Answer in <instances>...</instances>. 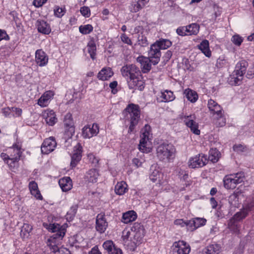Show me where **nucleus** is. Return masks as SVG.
Masks as SVG:
<instances>
[{"instance_id":"obj_61","label":"nucleus","mask_w":254,"mask_h":254,"mask_svg":"<svg viewBox=\"0 0 254 254\" xmlns=\"http://www.w3.org/2000/svg\"><path fill=\"white\" fill-rule=\"evenodd\" d=\"M89 254H101V253L99 250L98 246H95L89 252Z\"/></svg>"},{"instance_id":"obj_52","label":"nucleus","mask_w":254,"mask_h":254,"mask_svg":"<svg viewBox=\"0 0 254 254\" xmlns=\"http://www.w3.org/2000/svg\"><path fill=\"white\" fill-rule=\"evenodd\" d=\"M231 41L235 45L239 46L242 43L243 39L239 35H234L232 37Z\"/></svg>"},{"instance_id":"obj_44","label":"nucleus","mask_w":254,"mask_h":254,"mask_svg":"<svg viewBox=\"0 0 254 254\" xmlns=\"http://www.w3.org/2000/svg\"><path fill=\"white\" fill-rule=\"evenodd\" d=\"M78 208L77 205H72L69 211L67 212L66 215V219L68 221H70L72 220L73 218L74 217Z\"/></svg>"},{"instance_id":"obj_49","label":"nucleus","mask_w":254,"mask_h":254,"mask_svg":"<svg viewBox=\"0 0 254 254\" xmlns=\"http://www.w3.org/2000/svg\"><path fill=\"white\" fill-rule=\"evenodd\" d=\"M131 230L128 231H124L123 232V235L122 236L124 243L125 245L127 247V245H129L130 243V240H131Z\"/></svg>"},{"instance_id":"obj_54","label":"nucleus","mask_w":254,"mask_h":254,"mask_svg":"<svg viewBox=\"0 0 254 254\" xmlns=\"http://www.w3.org/2000/svg\"><path fill=\"white\" fill-rule=\"evenodd\" d=\"M161 174L159 173L158 171L155 170L150 175V179L153 182L157 181L158 180H159Z\"/></svg>"},{"instance_id":"obj_36","label":"nucleus","mask_w":254,"mask_h":254,"mask_svg":"<svg viewBox=\"0 0 254 254\" xmlns=\"http://www.w3.org/2000/svg\"><path fill=\"white\" fill-rule=\"evenodd\" d=\"M127 184L125 182L118 183L115 186V191L119 195L124 194L127 190Z\"/></svg>"},{"instance_id":"obj_25","label":"nucleus","mask_w":254,"mask_h":254,"mask_svg":"<svg viewBox=\"0 0 254 254\" xmlns=\"http://www.w3.org/2000/svg\"><path fill=\"white\" fill-rule=\"evenodd\" d=\"M45 121L49 126H54L57 122V118L53 110H47L43 114Z\"/></svg>"},{"instance_id":"obj_11","label":"nucleus","mask_w":254,"mask_h":254,"mask_svg":"<svg viewBox=\"0 0 254 254\" xmlns=\"http://www.w3.org/2000/svg\"><path fill=\"white\" fill-rule=\"evenodd\" d=\"M207 162V156L203 154H199L190 159L189 166L193 169L200 168L205 166Z\"/></svg>"},{"instance_id":"obj_29","label":"nucleus","mask_w":254,"mask_h":254,"mask_svg":"<svg viewBox=\"0 0 254 254\" xmlns=\"http://www.w3.org/2000/svg\"><path fill=\"white\" fill-rule=\"evenodd\" d=\"M49 243L50 244L48 245L53 253L57 254H70V251L67 249L63 247L59 248L57 246L56 243Z\"/></svg>"},{"instance_id":"obj_63","label":"nucleus","mask_w":254,"mask_h":254,"mask_svg":"<svg viewBox=\"0 0 254 254\" xmlns=\"http://www.w3.org/2000/svg\"><path fill=\"white\" fill-rule=\"evenodd\" d=\"M172 56V53L171 51H168L163 57L164 59V60L166 61H168L171 58Z\"/></svg>"},{"instance_id":"obj_32","label":"nucleus","mask_w":254,"mask_h":254,"mask_svg":"<svg viewBox=\"0 0 254 254\" xmlns=\"http://www.w3.org/2000/svg\"><path fill=\"white\" fill-rule=\"evenodd\" d=\"M29 188L31 193L36 198L39 199H42V196L38 190L37 184L35 182H30L29 184Z\"/></svg>"},{"instance_id":"obj_51","label":"nucleus","mask_w":254,"mask_h":254,"mask_svg":"<svg viewBox=\"0 0 254 254\" xmlns=\"http://www.w3.org/2000/svg\"><path fill=\"white\" fill-rule=\"evenodd\" d=\"M137 43L142 47H146L148 45L146 37L142 35L138 36Z\"/></svg>"},{"instance_id":"obj_48","label":"nucleus","mask_w":254,"mask_h":254,"mask_svg":"<svg viewBox=\"0 0 254 254\" xmlns=\"http://www.w3.org/2000/svg\"><path fill=\"white\" fill-rule=\"evenodd\" d=\"M247 214L248 213L246 211H240L238 212H237L232 218L234 219V220L235 221L239 222L245 218L247 216Z\"/></svg>"},{"instance_id":"obj_62","label":"nucleus","mask_w":254,"mask_h":254,"mask_svg":"<svg viewBox=\"0 0 254 254\" xmlns=\"http://www.w3.org/2000/svg\"><path fill=\"white\" fill-rule=\"evenodd\" d=\"M174 223L176 225H180L182 227L186 226V221H184L183 219L176 220Z\"/></svg>"},{"instance_id":"obj_41","label":"nucleus","mask_w":254,"mask_h":254,"mask_svg":"<svg viewBox=\"0 0 254 254\" xmlns=\"http://www.w3.org/2000/svg\"><path fill=\"white\" fill-rule=\"evenodd\" d=\"M184 94H185L186 97L188 100L190 101L191 102H195L197 100L198 95L196 92L193 91L191 90H186L184 92Z\"/></svg>"},{"instance_id":"obj_40","label":"nucleus","mask_w":254,"mask_h":254,"mask_svg":"<svg viewBox=\"0 0 254 254\" xmlns=\"http://www.w3.org/2000/svg\"><path fill=\"white\" fill-rule=\"evenodd\" d=\"M98 176L99 174L98 171L96 169H93L88 171L87 177L90 182L95 183L97 182Z\"/></svg>"},{"instance_id":"obj_38","label":"nucleus","mask_w":254,"mask_h":254,"mask_svg":"<svg viewBox=\"0 0 254 254\" xmlns=\"http://www.w3.org/2000/svg\"><path fill=\"white\" fill-rule=\"evenodd\" d=\"M187 34L189 35H196L199 29V26L196 23H192L186 26Z\"/></svg>"},{"instance_id":"obj_5","label":"nucleus","mask_w":254,"mask_h":254,"mask_svg":"<svg viewBox=\"0 0 254 254\" xmlns=\"http://www.w3.org/2000/svg\"><path fill=\"white\" fill-rule=\"evenodd\" d=\"M244 174L243 172L226 176L224 179V186L227 189H234L237 184L244 181Z\"/></svg>"},{"instance_id":"obj_45","label":"nucleus","mask_w":254,"mask_h":254,"mask_svg":"<svg viewBox=\"0 0 254 254\" xmlns=\"http://www.w3.org/2000/svg\"><path fill=\"white\" fill-rule=\"evenodd\" d=\"M129 9L131 12L135 13L139 11L140 10L142 9V8L138 3V1L135 0L134 1L131 2L129 7Z\"/></svg>"},{"instance_id":"obj_19","label":"nucleus","mask_w":254,"mask_h":254,"mask_svg":"<svg viewBox=\"0 0 254 254\" xmlns=\"http://www.w3.org/2000/svg\"><path fill=\"white\" fill-rule=\"evenodd\" d=\"M96 229L100 233H104L108 227V222L106 221L104 215L99 214L96 217Z\"/></svg>"},{"instance_id":"obj_13","label":"nucleus","mask_w":254,"mask_h":254,"mask_svg":"<svg viewBox=\"0 0 254 254\" xmlns=\"http://www.w3.org/2000/svg\"><path fill=\"white\" fill-rule=\"evenodd\" d=\"M136 77L127 79L128 87L130 89H137L139 90H142L144 88V82L142 80L141 73H139Z\"/></svg>"},{"instance_id":"obj_21","label":"nucleus","mask_w":254,"mask_h":254,"mask_svg":"<svg viewBox=\"0 0 254 254\" xmlns=\"http://www.w3.org/2000/svg\"><path fill=\"white\" fill-rule=\"evenodd\" d=\"M35 60L39 66H43L47 64L48 57L43 51L38 50L35 53Z\"/></svg>"},{"instance_id":"obj_27","label":"nucleus","mask_w":254,"mask_h":254,"mask_svg":"<svg viewBox=\"0 0 254 254\" xmlns=\"http://www.w3.org/2000/svg\"><path fill=\"white\" fill-rule=\"evenodd\" d=\"M113 72L110 67L103 68L98 74V78L105 81L109 79L113 75Z\"/></svg>"},{"instance_id":"obj_46","label":"nucleus","mask_w":254,"mask_h":254,"mask_svg":"<svg viewBox=\"0 0 254 254\" xmlns=\"http://www.w3.org/2000/svg\"><path fill=\"white\" fill-rule=\"evenodd\" d=\"M206 220L203 218L196 217L193 218V224H194V227H193V229L203 226L205 224Z\"/></svg>"},{"instance_id":"obj_15","label":"nucleus","mask_w":254,"mask_h":254,"mask_svg":"<svg viewBox=\"0 0 254 254\" xmlns=\"http://www.w3.org/2000/svg\"><path fill=\"white\" fill-rule=\"evenodd\" d=\"M13 151L16 155L11 156L9 160H7L6 164L12 168H14L17 162L20 160V158L22 152L20 150V147L17 144L13 145Z\"/></svg>"},{"instance_id":"obj_6","label":"nucleus","mask_w":254,"mask_h":254,"mask_svg":"<svg viewBox=\"0 0 254 254\" xmlns=\"http://www.w3.org/2000/svg\"><path fill=\"white\" fill-rule=\"evenodd\" d=\"M48 229L54 233L53 235L48 239V242L53 243H57L58 241L62 240L66 232L65 228L58 224H50Z\"/></svg>"},{"instance_id":"obj_39","label":"nucleus","mask_w":254,"mask_h":254,"mask_svg":"<svg viewBox=\"0 0 254 254\" xmlns=\"http://www.w3.org/2000/svg\"><path fill=\"white\" fill-rule=\"evenodd\" d=\"M161 97L163 98L162 101L164 102L172 101L175 98L173 92L169 90H166L161 92Z\"/></svg>"},{"instance_id":"obj_3","label":"nucleus","mask_w":254,"mask_h":254,"mask_svg":"<svg viewBox=\"0 0 254 254\" xmlns=\"http://www.w3.org/2000/svg\"><path fill=\"white\" fill-rule=\"evenodd\" d=\"M124 112L128 113V115L130 117V126L128 132H131L133 131L134 127L137 125L140 119V113L139 106L133 104H129L125 109Z\"/></svg>"},{"instance_id":"obj_18","label":"nucleus","mask_w":254,"mask_h":254,"mask_svg":"<svg viewBox=\"0 0 254 254\" xmlns=\"http://www.w3.org/2000/svg\"><path fill=\"white\" fill-rule=\"evenodd\" d=\"M82 147L78 144L74 147L73 153L71 156L70 166L72 168L75 167L81 159Z\"/></svg>"},{"instance_id":"obj_60","label":"nucleus","mask_w":254,"mask_h":254,"mask_svg":"<svg viewBox=\"0 0 254 254\" xmlns=\"http://www.w3.org/2000/svg\"><path fill=\"white\" fill-rule=\"evenodd\" d=\"M186 226L188 227V229L192 231L195 229H193L194 227V224H193V219L189 221H186Z\"/></svg>"},{"instance_id":"obj_58","label":"nucleus","mask_w":254,"mask_h":254,"mask_svg":"<svg viewBox=\"0 0 254 254\" xmlns=\"http://www.w3.org/2000/svg\"><path fill=\"white\" fill-rule=\"evenodd\" d=\"M121 38L124 43L129 45H131L132 44L131 40L125 34H123L121 36Z\"/></svg>"},{"instance_id":"obj_50","label":"nucleus","mask_w":254,"mask_h":254,"mask_svg":"<svg viewBox=\"0 0 254 254\" xmlns=\"http://www.w3.org/2000/svg\"><path fill=\"white\" fill-rule=\"evenodd\" d=\"M233 150L237 153H241L246 152L248 150V148L246 146L241 144H235L233 146Z\"/></svg>"},{"instance_id":"obj_31","label":"nucleus","mask_w":254,"mask_h":254,"mask_svg":"<svg viewBox=\"0 0 254 254\" xmlns=\"http://www.w3.org/2000/svg\"><path fill=\"white\" fill-rule=\"evenodd\" d=\"M137 218V215L134 211H129L123 214L122 222L127 224L134 221Z\"/></svg>"},{"instance_id":"obj_22","label":"nucleus","mask_w":254,"mask_h":254,"mask_svg":"<svg viewBox=\"0 0 254 254\" xmlns=\"http://www.w3.org/2000/svg\"><path fill=\"white\" fill-rule=\"evenodd\" d=\"M36 26L39 32L44 34L48 35L51 32V28L49 23L44 20H38Z\"/></svg>"},{"instance_id":"obj_59","label":"nucleus","mask_w":254,"mask_h":254,"mask_svg":"<svg viewBox=\"0 0 254 254\" xmlns=\"http://www.w3.org/2000/svg\"><path fill=\"white\" fill-rule=\"evenodd\" d=\"M9 37L7 34L6 31L4 30L0 29V41L2 40H9Z\"/></svg>"},{"instance_id":"obj_42","label":"nucleus","mask_w":254,"mask_h":254,"mask_svg":"<svg viewBox=\"0 0 254 254\" xmlns=\"http://www.w3.org/2000/svg\"><path fill=\"white\" fill-rule=\"evenodd\" d=\"M220 153L216 148L211 149L209 151V155L208 159L213 163L218 161L219 158Z\"/></svg>"},{"instance_id":"obj_35","label":"nucleus","mask_w":254,"mask_h":254,"mask_svg":"<svg viewBox=\"0 0 254 254\" xmlns=\"http://www.w3.org/2000/svg\"><path fill=\"white\" fill-rule=\"evenodd\" d=\"M87 48L91 58L92 60H94L96 58V46L95 42L93 39L89 41L87 44Z\"/></svg>"},{"instance_id":"obj_16","label":"nucleus","mask_w":254,"mask_h":254,"mask_svg":"<svg viewBox=\"0 0 254 254\" xmlns=\"http://www.w3.org/2000/svg\"><path fill=\"white\" fill-rule=\"evenodd\" d=\"M99 132L98 126L96 124H93L92 127L85 126L82 128V136L84 138H90L94 135H96Z\"/></svg>"},{"instance_id":"obj_10","label":"nucleus","mask_w":254,"mask_h":254,"mask_svg":"<svg viewBox=\"0 0 254 254\" xmlns=\"http://www.w3.org/2000/svg\"><path fill=\"white\" fill-rule=\"evenodd\" d=\"M121 72L122 75L127 80V79L136 77V75H137L139 73H140L139 68L133 64H127L123 66L121 69Z\"/></svg>"},{"instance_id":"obj_26","label":"nucleus","mask_w":254,"mask_h":254,"mask_svg":"<svg viewBox=\"0 0 254 254\" xmlns=\"http://www.w3.org/2000/svg\"><path fill=\"white\" fill-rule=\"evenodd\" d=\"M221 247L217 244L208 245L202 250V254H219L220 252Z\"/></svg>"},{"instance_id":"obj_43","label":"nucleus","mask_w":254,"mask_h":254,"mask_svg":"<svg viewBox=\"0 0 254 254\" xmlns=\"http://www.w3.org/2000/svg\"><path fill=\"white\" fill-rule=\"evenodd\" d=\"M238 222V221H235L234 219L231 218L228 223L229 229L235 233H237L239 231L240 226Z\"/></svg>"},{"instance_id":"obj_8","label":"nucleus","mask_w":254,"mask_h":254,"mask_svg":"<svg viewBox=\"0 0 254 254\" xmlns=\"http://www.w3.org/2000/svg\"><path fill=\"white\" fill-rule=\"evenodd\" d=\"M248 63L245 61H241L236 65L235 69L233 72V77L234 79L235 85H239L240 82L243 79L244 74L245 73L247 69Z\"/></svg>"},{"instance_id":"obj_56","label":"nucleus","mask_w":254,"mask_h":254,"mask_svg":"<svg viewBox=\"0 0 254 254\" xmlns=\"http://www.w3.org/2000/svg\"><path fill=\"white\" fill-rule=\"evenodd\" d=\"M54 13L56 16L61 17L64 15V11L62 8L58 7L57 9H54Z\"/></svg>"},{"instance_id":"obj_23","label":"nucleus","mask_w":254,"mask_h":254,"mask_svg":"<svg viewBox=\"0 0 254 254\" xmlns=\"http://www.w3.org/2000/svg\"><path fill=\"white\" fill-rule=\"evenodd\" d=\"M186 126L189 127L190 130L194 134L198 135L200 134V130L198 129V125L197 123L192 119L191 116H188L184 120Z\"/></svg>"},{"instance_id":"obj_24","label":"nucleus","mask_w":254,"mask_h":254,"mask_svg":"<svg viewBox=\"0 0 254 254\" xmlns=\"http://www.w3.org/2000/svg\"><path fill=\"white\" fill-rule=\"evenodd\" d=\"M54 96V93L52 91H48L39 99L38 104L41 107H46L48 105L51 98Z\"/></svg>"},{"instance_id":"obj_12","label":"nucleus","mask_w":254,"mask_h":254,"mask_svg":"<svg viewBox=\"0 0 254 254\" xmlns=\"http://www.w3.org/2000/svg\"><path fill=\"white\" fill-rule=\"evenodd\" d=\"M64 132L68 137H71L74 133V123L72 120V115L67 113L64 119Z\"/></svg>"},{"instance_id":"obj_28","label":"nucleus","mask_w":254,"mask_h":254,"mask_svg":"<svg viewBox=\"0 0 254 254\" xmlns=\"http://www.w3.org/2000/svg\"><path fill=\"white\" fill-rule=\"evenodd\" d=\"M59 183L64 191H67L72 188V181L69 177H64L60 179Z\"/></svg>"},{"instance_id":"obj_33","label":"nucleus","mask_w":254,"mask_h":254,"mask_svg":"<svg viewBox=\"0 0 254 254\" xmlns=\"http://www.w3.org/2000/svg\"><path fill=\"white\" fill-rule=\"evenodd\" d=\"M213 120L217 127H223L226 124V119L223 115L222 111L213 116Z\"/></svg>"},{"instance_id":"obj_34","label":"nucleus","mask_w":254,"mask_h":254,"mask_svg":"<svg viewBox=\"0 0 254 254\" xmlns=\"http://www.w3.org/2000/svg\"><path fill=\"white\" fill-rule=\"evenodd\" d=\"M199 49L207 57L211 56V52L209 50V42L207 40H205L202 41L201 43L198 46Z\"/></svg>"},{"instance_id":"obj_17","label":"nucleus","mask_w":254,"mask_h":254,"mask_svg":"<svg viewBox=\"0 0 254 254\" xmlns=\"http://www.w3.org/2000/svg\"><path fill=\"white\" fill-rule=\"evenodd\" d=\"M173 247L174 252H176L177 254H189L190 250V246L183 241L174 243Z\"/></svg>"},{"instance_id":"obj_4","label":"nucleus","mask_w":254,"mask_h":254,"mask_svg":"<svg viewBox=\"0 0 254 254\" xmlns=\"http://www.w3.org/2000/svg\"><path fill=\"white\" fill-rule=\"evenodd\" d=\"M172 45V42L167 39H162L153 44L150 48V55L153 56L156 55L157 58L154 61L155 63H158L161 57L160 49H166Z\"/></svg>"},{"instance_id":"obj_9","label":"nucleus","mask_w":254,"mask_h":254,"mask_svg":"<svg viewBox=\"0 0 254 254\" xmlns=\"http://www.w3.org/2000/svg\"><path fill=\"white\" fill-rule=\"evenodd\" d=\"M150 126L145 125L144 128V131L140 135V140L138 145V149L143 153H149L151 151V148L147 147V141L149 140V132L148 129Z\"/></svg>"},{"instance_id":"obj_53","label":"nucleus","mask_w":254,"mask_h":254,"mask_svg":"<svg viewBox=\"0 0 254 254\" xmlns=\"http://www.w3.org/2000/svg\"><path fill=\"white\" fill-rule=\"evenodd\" d=\"M80 11L81 14L85 17H89L90 16V10L87 6H84L81 7Z\"/></svg>"},{"instance_id":"obj_57","label":"nucleus","mask_w":254,"mask_h":254,"mask_svg":"<svg viewBox=\"0 0 254 254\" xmlns=\"http://www.w3.org/2000/svg\"><path fill=\"white\" fill-rule=\"evenodd\" d=\"M185 28H186V27L184 26V27H180L178 28H177V31H176L177 34L182 36H184L188 35L187 30H186V29H185Z\"/></svg>"},{"instance_id":"obj_30","label":"nucleus","mask_w":254,"mask_h":254,"mask_svg":"<svg viewBox=\"0 0 254 254\" xmlns=\"http://www.w3.org/2000/svg\"><path fill=\"white\" fill-rule=\"evenodd\" d=\"M208 107L213 116L222 111L221 107L215 101L210 99L208 102Z\"/></svg>"},{"instance_id":"obj_14","label":"nucleus","mask_w":254,"mask_h":254,"mask_svg":"<svg viewBox=\"0 0 254 254\" xmlns=\"http://www.w3.org/2000/svg\"><path fill=\"white\" fill-rule=\"evenodd\" d=\"M57 143L54 137H50L44 140L41 146V152L48 154L53 151L56 147Z\"/></svg>"},{"instance_id":"obj_37","label":"nucleus","mask_w":254,"mask_h":254,"mask_svg":"<svg viewBox=\"0 0 254 254\" xmlns=\"http://www.w3.org/2000/svg\"><path fill=\"white\" fill-rule=\"evenodd\" d=\"M32 230V227L28 224L24 223L21 228L20 236L23 239H27L30 236V233Z\"/></svg>"},{"instance_id":"obj_47","label":"nucleus","mask_w":254,"mask_h":254,"mask_svg":"<svg viewBox=\"0 0 254 254\" xmlns=\"http://www.w3.org/2000/svg\"><path fill=\"white\" fill-rule=\"evenodd\" d=\"M93 26L90 24L81 25L79 28L80 32L83 34H89L93 31Z\"/></svg>"},{"instance_id":"obj_7","label":"nucleus","mask_w":254,"mask_h":254,"mask_svg":"<svg viewBox=\"0 0 254 254\" xmlns=\"http://www.w3.org/2000/svg\"><path fill=\"white\" fill-rule=\"evenodd\" d=\"M157 56L156 55L151 56L150 55V50L148 52V57L144 56H140L138 57L136 61L141 64V67L143 72H147L150 70L151 68V64L156 65L158 63H155L154 61H156Z\"/></svg>"},{"instance_id":"obj_64","label":"nucleus","mask_w":254,"mask_h":254,"mask_svg":"<svg viewBox=\"0 0 254 254\" xmlns=\"http://www.w3.org/2000/svg\"><path fill=\"white\" fill-rule=\"evenodd\" d=\"M132 162L133 164H134L136 167H139L141 166L142 163L138 158H133Z\"/></svg>"},{"instance_id":"obj_55","label":"nucleus","mask_w":254,"mask_h":254,"mask_svg":"<svg viewBox=\"0 0 254 254\" xmlns=\"http://www.w3.org/2000/svg\"><path fill=\"white\" fill-rule=\"evenodd\" d=\"M22 110L18 108L11 107L10 108V112L14 114L13 115L17 117L20 116L22 113Z\"/></svg>"},{"instance_id":"obj_1","label":"nucleus","mask_w":254,"mask_h":254,"mask_svg":"<svg viewBox=\"0 0 254 254\" xmlns=\"http://www.w3.org/2000/svg\"><path fill=\"white\" fill-rule=\"evenodd\" d=\"M145 230L140 223H135L131 228V240L127 248L131 251H134L136 248L141 243L144 236Z\"/></svg>"},{"instance_id":"obj_20","label":"nucleus","mask_w":254,"mask_h":254,"mask_svg":"<svg viewBox=\"0 0 254 254\" xmlns=\"http://www.w3.org/2000/svg\"><path fill=\"white\" fill-rule=\"evenodd\" d=\"M103 247L108 254H123L121 249L116 246L112 241H106L103 244Z\"/></svg>"},{"instance_id":"obj_2","label":"nucleus","mask_w":254,"mask_h":254,"mask_svg":"<svg viewBox=\"0 0 254 254\" xmlns=\"http://www.w3.org/2000/svg\"><path fill=\"white\" fill-rule=\"evenodd\" d=\"M176 149L172 144L163 143L156 149L157 158L164 162H170L175 156Z\"/></svg>"}]
</instances>
